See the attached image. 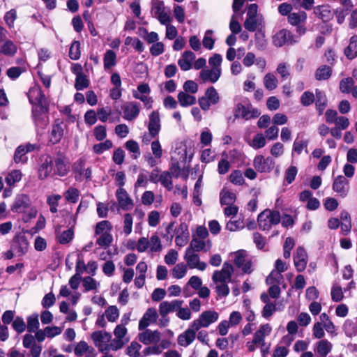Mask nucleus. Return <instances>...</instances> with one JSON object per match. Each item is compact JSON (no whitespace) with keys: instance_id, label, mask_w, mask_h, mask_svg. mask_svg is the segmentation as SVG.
Segmentation results:
<instances>
[{"instance_id":"nucleus-8","label":"nucleus","mask_w":357,"mask_h":357,"mask_svg":"<svg viewBox=\"0 0 357 357\" xmlns=\"http://www.w3.org/2000/svg\"><path fill=\"white\" fill-rule=\"evenodd\" d=\"M48 111L49 106L32 107V118L36 128L40 129L45 128L49 123Z\"/></svg>"},{"instance_id":"nucleus-39","label":"nucleus","mask_w":357,"mask_h":357,"mask_svg":"<svg viewBox=\"0 0 357 357\" xmlns=\"http://www.w3.org/2000/svg\"><path fill=\"white\" fill-rule=\"evenodd\" d=\"M354 80L352 77L342 79L340 82V90L344 93H352V89L354 87Z\"/></svg>"},{"instance_id":"nucleus-55","label":"nucleus","mask_w":357,"mask_h":357,"mask_svg":"<svg viewBox=\"0 0 357 357\" xmlns=\"http://www.w3.org/2000/svg\"><path fill=\"white\" fill-rule=\"evenodd\" d=\"M132 96L135 99H139L142 102H143L144 107L147 109H149L152 107V104H153V100L151 97H149L146 95H141L135 91H132Z\"/></svg>"},{"instance_id":"nucleus-7","label":"nucleus","mask_w":357,"mask_h":357,"mask_svg":"<svg viewBox=\"0 0 357 357\" xmlns=\"http://www.w3.org/2000/svg\"><path fill=\"white\" fill-rule=\"evenodd\" d=\"M260 114L259 111L254 108L250 103L247 105L238 103L234 110L235 118H242L245 120L256 119L259 116Z\"/></svg>"},{"instance_id":"nucleus-58","label":"nucleus","mask_w":357,"mask_h":357,"mask_svg":"<svg viewBox=\"0 0 357 357\" xmlns=\"http://www.w3.org/2000/svg\"><path fill=\"white\" fill-rule=\"evenodd\" d=\"M142 31L144 33V35L143 36V38L149 44H153V43L158 42L159 36L156 32H154V31L149 32L147 31V29H146L145 28H143Z\"/></svg>"},{"instance_id":"nucleus-44","label":"nucleus","mask_w":357,"mask_h":357,"mask_svg":"<svg viewBox=\"0 0 357 357\" xmlns=\"http://www.w3.org/2000/svg\"><path fill=\"white\" fill-rule=\"evenodd\" d=\"M99 284L95 279L90 276L84 277L82 280V285L85 292L96 289Z\"/></svg>"},{"instance_id":"nucleus-19","label":"nucleus","mask_w":357,"mask_h":357,"mask_svg":"<svg viewBox=\"0 0 357 357\" xmlns=\"http://www.w3.org/2000/svg\"><path fill=\"white\" fill-rule=\"evenodd\" d=\"M218 319V314H201L198 319L193 321L192 328L198 331L202 327H208Z\"/></svg>"},{"instance_id":"nucleus-17","label":"nucleus","mask_w":357,"mask_h":357,"mask_svg":"<svg viewBox=\"0 0 357 357\" xmlns=\"http://www.w3.org/2000/svg\"><path fill=\"white\" fill-rule=\"evenodd\" d=\"M54 174L60 176H66L69 172L67 158L62 153H59L54 160Z\"/></svg>"},{"instance_id":"nucleus-26","label":"nucleus","mask_w":357,"mask_h":357,"mask_svg":"<svg viewBox=\"0 0 357 357\" xmlns=\"http://www.w3.org/2000/svg\"><path fill=\"white\" fill-rule=\"evenodd\" d=\"M196 331L194 328L187 329L183 333L178 337V343L183 347H187L190 344L196 336Z\"/></svg>"},{"instance_id":"nucleus-49","label":"nucleus","mask_w":357,"mask_h":357,"mask_svg":"<svg viewBox=\"0 0 357 357\" xmlns=\"http://www.w3.org/2000/svg\"><path fill=\"white\" fill-rule=\"evenodd\" d=\"M26 151L25 147L22 145L19 146L15 151L14 155V160L16 163L21 162L22 164L25 163L27 160V158L26 157Z\"/></svg>"},{"instance_id":"nucleus-59","label":"nucleus","mask_w":357,"mask_h":357,"mask_svg":"<svg viewBox=\"0 0 357 357\" xmlns=\"http://www.w3.org/2000/svg\"><path fill=\"white\" fill-rule=\"evenodd\" d=\"M266 144V139L263 134L258 133L256 135H255L252 142L251 143V146L255 149H261L264 147Z\"/></svg>"},{"instance_id":"nucleus-9","label":"nucleus","mask_w":357,"mask_h":357,"mask_svg":"<svg viewBox=\"0 0 357 357\" xmlns=\"http://www.w3.org/2000/svg\"><path fill=\"white\" fill-rule=\"evenodd\" d=\"M96 347L101 353H107L109 351L108 342L111 341L112 335L108 332L95 331L91 334Z\"/></svg>"},{"instance_id":"nucleus-50","label":"nucleus","mask_w":357,"mask_h":357,"mask_svg":"<svg viewBox=\"0 0 357 357\" xmlns=\"http://www.w3.org/2000/svg\"><path fill=\"white\" fill-rule=\"evenodd\" d=\"M80 43L74 41L69 50V57L73 60H78L80 58Z\"/></svg>"},{"instance_id":"nucleus-63","label":"nucleus","mask_w":357,"mask_h":357,"mask_svg":"<svg viewBox=\"0 0 357 357\" xmlns=\"http://www.w3.org/2000/svg\"><path fill=\"white\" fill-rule=\"evenodd\" d=\"M13 328L18 333L24 332L26 328L24 319L21 317H17L13 321Z\"/></svg>"},{"instance_id":"nucleus-47","label":"nucleus","mask_w":357,"mask_h":357,"mask_svg":"<svg viewBox=\"0 0 357 357\" xmlns=\"http://www.w3.org/2000/svg\"><path fill=\"white\" fill-rule=\"evenodd\" d=\"M308 144V141L307 139H299V135L297 138L295 139L293 144V151L296 152L297 154H301L302 151L305 149V152L307 153V146Z\"/></svg>"},{"instance_id":"nucleus-37","label":"nucleus","mask_w":357,"mask_h":357,"mask_svg":"<svg viewBox=\"0 0 357 357\" xmlns=\"http://www.w3.org/2000/svg\"><path fill=\"white\" fill-rule=\"evenodd\" d=\"M17 46L11 40H6L1 47V53L8 56H13L17 52Z\"/></svg>"},{"instance_id":"nucleus-53","label":"nucleus","mask_w":357,"mask_h":357,"mask_svg":"<svg viewBox=\"0 0 357 357\" xmlns=\"http://www.w3.org/2000/svg\"><path fill=\"white\" fill-rule=\"evenodd\" d=\"M112 147V141L107 139L104 142L96 144L93 145V150L97 154H101L104 151L109 150Z\"/></svg>"},{"instance_id":"nucleus-1","label":"nucleus","mask_w":357,"mask_h":357,"mask_svg":"<svg viewBox=\"0 0 357 357\" xmlns=\"http://www.w3.org/2000/svg\"><path fill=\"white\" fill-rule=\"evenodd\" d=\"M244 28L250 32H254L264 27V17L258 13V6L256 3L248 5L246 19L243 23Z\"/></svg>"},{"instance_id":"nucleus-46","label":"nucleus","mask_w":357,"mask_h":357,"mask_svg":"<svg viewBox=\"0 0 357 357\" xmlns=\"http://www.w3.org/2000/svg\"><path fill=\"white\" fill-rule=\"evenodd\" d=\"M188 266L183 263L177 264L172 269V275L174 278H183L187 272Z\"/></svg>"},{"instance_id":"nucleus-61","label":"nucleus","mask_w":357,"mask_h":357,"mask_svg":"<svg viewBox=\"0 0 357 357\" xmlns=\"http://www.w3.org/2000/svg\"><path fill=\"white\" fill-rule=\"evenodd\" d=\"M89 347L85 341H80L75 347L74 353L78 356L81 357L87 351H89Z\"/></svg>"},{"instance_id":"nucleus-33","label":"nucleus","mask_w":357,"mask_h":357,"mask_svg":"<svg viewBox=\"0 0 357 357\" xmlns=\"http://www.w3.org/2000/svg\"><path fill=\"white\" fill-rule=\"evenodd\" d=\"M179 104L182 107L193 105L196 103V98L188 94V93L180 91L177 96Z\"/></svg>"},{"instance_id":"nucleus-24","label":"nucleus","mask_w":357,"mask_h":357,"mask_svg":"<svg viewBox=\"0 0 357 357\" xmlns=\"http://www.w3.org/2000/svg\"><path fill=\"white\" fill-rule=\"evenodd\" d=\"M118 202L123 210H129L132 206L133 203L128 194L123 188H119L116 193Z\"/></svg>"},{"instance_id":"nucleus-57","label":"nucleus","mask_w":357,"mask_h":357,"mask_svg":"<svg viewBox=\"0 0 357 357\" xmlns=\"http://www.w3.org/2000/svg\"><path fill=\"white\" fill-rule=\"evenodd\" d=\"M231 279V278H227V275L223 274L222 271H215L212 276V280L215 283H228Z\"/></svg>"},{"instance_id":"nucleus-15","label":"nucleus","mask_w":357,"mask_h":357,"mask_svg":"<svg viewBox=\"0 0 357 357\" xmlns=\"http://www.w3.org/2000/svg\"><path fill=\"white\" fill-rule=\"evenodd\" d=\"M148 130L150 135L155 138L161 129L160 117L158 110L153 111L149 116Z\"/></svg>"},{"instance_id":"nucleus-43","label":"nucleus","mask_w":357,"mask_h":357,"mask_svg":"<svg viewBox=\"0 0 357 357\" xmlns=\"http://www.w3.org/2000/svg\"><path fill=\"white\" fill-rule=\"evenodd\" d=\"M112 229L111 224L107 220H102L97 223L95 229L96 235H101L104 233H109Z\"/></svg>"},{"instance_id":"nucleus-20","label":"nucleus","mask_w":357,"mask_h":357,"mask_svg":"<svg viewBox=\"0 0 357 357\" xmlns=\"http://www.w3.org/2000/svg\"><path fill=\"white\" fill-rule=\"evenodd\" d=\"M294 262L296 270L298 272L303 271L307 263V255L305 250L302 247H298L294 256Z\"/></svg>"},{"instance_id":"nucleus-28","label":"nucleus","mask_w":357,"mask_h":357,"mask_svg":"<svg viewBox=\"0 0 357 357\" xmlns=\"http://www.w3.org/2000/svg\"><path fill=\"white\" fill-rule=\"evenodd\" d=\"M211 245L209 241L206 243L203 240L193 238L190 243V245L186 248V250H190L189 251L193 252H201L202 250L207 252L208 250L211 248Z\"/></svg>"},{"instance_id":"nucleus-32","label":"nucleus","mask_w":357,"mask_h":357,"mask_svg":"<svg viewBox=\"0 0 357 357\" xmlns=\"http://www.w3.org/2000/svg\"><path fill=\"white\" fill-rule=\"evenodd\" d=\"M306 19L307 14L304 11L291 13L288 15V22L294 26H298L301 23L305 22Z\"/></svg>"},{"instance_id":"nucleus-23","label":"nucleus","mask_w":357,"mask_h":357,"mask_svg":"<svg viewBox=\"0 0 357 357\" xmlns=\"http://www.w3.org/2000/svg\"><path fill=\"white\" fill-rule=\"evenodd\" d=\"M63 122L59 120H55L52 125V130L50 135V142L52 144L59 143L63 135V128L62 127Z\"/></svg>"},{"instance_id":"nucleus-13","label":"nucleus","mask_w":357,"mask_h":357,"mask_svg":"<svg viewBox=\"0 0 357 357\" xmlns=\"http://www.w3.org/2000/svg\"><path fill=\"white\" fill-rule=\"evenodd\" d=\"M186 250L184 255V259L186 261V266L191 269L197 268L199 271H204L207 264L204 261H200L199 256L195 252Z\"/></svg>"},{"instance_id":"nucleus-64","label":"nucleus","mask_w":357,"mask_h":357,"mask_svg":"<svg viewBox=\"0 0 357 357\" xmlns=\"http://www.w3.org/2000/svg\"><path fill=\"white\" fill-rule=\"evenodd\" d=\"M315 97L313 93L305 91L301 97V102L303 106H309L314 102Z\"/></svg>"},{"instance_id":"nucleus-52","label":"nucleus","mask_w":357,"mask_h":357,"mask_svg":"<svg viewBox=\"0 0 357 357\" xmlns=\"http://www.w3.org/2000/svg\"><path fill=\"white\" fill-rule=\"evenodd\" d=\"M141 347L142 346L137 342L133 341L130 346L127 347L126 354L130 357H139Z\"/></svg>"},{"instance_id":"nucleus-36","label":"nucleus","mask_w":357,"mask_h":357,"mask_svg":"<svg viewBox=\"0 0 357 357\" xmlns=\"http://www.w3.org/2000/svg\"><path fill=\"white\" fill-rule=\"evenodd\" d=\"M332 74V69L330 66L324 65L317 68L315 73V77L317 80L328 79Z\"/></svg>"},{"instance_id":"nucleus-62","label":"nucleus","mask_w":357,"mask_h":357,"mask_svg":"<svg viewBox=\"0 0 357 357\" xmlns=\"http://www.w3.org/2000/svg\"><path fill=\"white\" fill-rule=\"evenodd\" d=\"M331 294L333 301L339 302L343 298V291L342 287L337 284H334L333 286Z\"/></svg>"},{"instance_id":"nucleus-56","label":"nucleus","mask_w":357,"mask_h":357,"mask_svg":"<svg viewBox=\"0 0 357 357\" xmlns=\"http://www.w3.org/2000/svg\"><path fill=\"white\" fill-rule=\"evenodd\" d=\"M89 85V81L85 75L76 77L75 87L77 91H82Z\"/></svg>"},{"instance_id":"nucleus-25","label":"nucleus","mask_w":357,"mask_h":357,"mask_svg":"<svg viewBox=\"0 0 357 357\" xmlns=\"http://www.w3.org/2000/svg\"><path fill=\"white\" fill-rule=\"evenodd\" d=\"M195 59V54L191 51H185L178 61V64L182 70L186 71L192 68V63Z\"/></svg>"},{"instance_id":"nucleus-18","label":"nucleus","mask_w":357,"mask_h":357,"mask_svg":"<svg viewBox=\"0 0 357 357\" xmlns=\"http://www.w3.org/2000/svg\"><path fill=\"white\" fill-rule=\"evenodd\" d=\"M29 248V243L24 236H17L11 244V249L18 255H25Z\"/></svg>"},{"instance_id":"nucleus-21","label":"nucleus","mask_w":357,"mask_h":357,"mask_svg":"<svg viewBox=\"0 0 357 357\" xmlns=\"http://www.w3.org/2000/svg\"><path fill=\"white\" fill-rule=\"evenodd\" d=\"M123 112V118L127 121H132L135 119L139 112L140 109L139 105L136 102H128L122 106Z\"/></svg>"},{"instance_id":"nucleus-16","label":"nucleus","mask_w":357,"mask_h":357,"mask_svg":"<svg viewBox=\"0 0 357 357\" xmlns=\"http://www.w3.org/2000/svg\"><path fill=\"white\" fill-rule=\"evenodd\" d=\"M30 204L31 201L27 195L24 194L17 195L11 206V211L17 213H24Z\"/></svg>"},{"instance_id":"nucleus-4","label":"nucleus","mask_w":357,"mask_h":357,"mask_svg":"<svg viewBox=\"0 0 357 357\" xmlns=\"http://www.w3.org/2000/svg\"><path fill=\"white\" fill-rule=\"evenodd\" d=\"M27 96L33 107L49 106L48 101L40 86L36 84L29 90Z\"/></svg>"},{"instance_id":"nucleus-14","label":"nucleus","mask_w":357,"mask_h":357,"mask_svg":"<svg viewBox=\"0 0 357 357\" xmlns=\"http://www.w3.org/2000/svg\"><path fill=\"white\" fill-rule=\"evenodd\" d=\"M333 190L340 197H346L349 191V180L344 176H337L333 180Z\"/></svg>"},{"instance_id":"nucleus-6","label":"nucleus","mask_w":357,"mask_h":357,"mask_svg":"<svg viewBox=\"0 0 357 357\" xmlns=\"http://www.w3.org/2000/svg\"><path fill=\"white\" fill-rule=\"evenodd\" d=\"M298 39L290 31L284 29L273 36V43L276 47H282L284 45H294L298 42Z\"/></svg>"},{"instance_id":"nucleus-60","label":"nucleus","mask_w":357,"mask_h":357,"mask_svg":"<svg viewBox=\"0 0 357 357\" xmlns=\"http://www.w3.org/2000/svg\"><path fill=\"white\" fill-rule=\"evenodd\" d=\"M161 184L170 190L172 188V181L170 173L168 172H162L160 176V180Z\"/></svg>"},{"instance_id":"nucleus-27","label":"nucleus","mask_w":357,"mask_h":357,"mask_svg":"<svg viewBox=\"0 0 357 357\" xmlns=\"http://www.w3.org/2000/svg\"><path fill=\"white\" fill-rule=\"evenodd\" d=\"M71 218L73 220L72 227L63 231L59 236H58V241L61 244H67L69 243L70 241H73L74 238V231H73V227L75 226L76 223V215H71Z\"/></svg>"},{"instance_id":"nucleus-40","label":"nucleus","mask_w":357,"mask_h":357,"mask_svg":"<svg viewBox=\"0 0 357 357\" xmlns=\"http://www.w3.org/2000/svg\"><path fill=\"white\" fill-rule=\"evenodd\" d=\"M278 81L272 73H267L264 77V84L267 90H274L278 86Z\"/></svg>"},{"instance_id":"nucleus-22","label":"nucleus","mask_w":357,"mask_h":357,"mask_svg":"<svg viewBox=\"0 0 357 357\" xmlns=\"http://www.w3.org/2000/svg\"><path fill=\"white\" fill-rule=\"evenodd\" d=\"M222 74V69L211 68V69H202L199 73V78L203 82H211L215 83Z\"/></svg>"},{"instance_id":"nucleus-2","label":"nucleus","mask_w":357,"mask_h":357,"mask_svg":"<svg viewBox=\"0 0 357 357\" xmlns=\"http://www.w3.org/2000/svg\"><path fill=\"white\" fill-rule=\"evenodd\" d=\"M280 221V213L276 210L266 208L257 217L259 228L263 231L270 230L273 226L278 225Z\"/></svg>"},{"instance_id":"nucleus-3","label":"nucleus","mask_w":357,"mask_h":357,"mask_svg":"<svg viewBox=\"0 0 357 357\" xmlns=\"http://www.w3.org/2000/svg\"><path fill=\"white\" fill-rule=\"evenodd\" d=\"M231 255L234 256V265L241 268L243 273L250 274L253 271L252 259L245 250H239Z\"/></svg>"},{"instance_id":"nucleus-54","label":"nucleus","mask_w":357,"mask_h":357,"mask_svg":"<svg viewBox=\"0 0 357 357\" xmlns=\"http://www.w3.org/2000/svg\"><path fill=\"white\" fill-rule=\"evenodd\" d=\"M152 6H151V15L156 17L158 16L162 11L165 10L164 2L162 1H152Z\"/></svg>"},{"instance_id":"nucleus-45","label":"nucleus","mask_w":357,"mask_h":357,"mask_svg":"<svg viewBox=\"0 0 357 357\" xmlns=\"http://www.w3.org/2000/svg\"><path fill=\"white\" fill-rule=\"evenodd\" d=\"M126 149L132 153V158L137 159L140 155V150L138 143L132 139L128 140L125 144Z\"/></svg>"},{"instance_id":"nucleus-34","label":"nucleus","mask_w":357,"mask_h":357,"mask_svg":"<svg viewBox=\"0 0 357 357\" xmlns=\"http://www.w3.org/2000/svg\"><path fill=\"white\" fill-rule=\"evenodd\" d=\"M332 344L327 340H321L318 342L317 352L320 357H326L332 349Z\"/></svg>"},{"instance_id":"nucleus-42","label":"nucleus","mask_w":357,"mask_h":357,"mask_svg":"<svg viewBox=\"0 0 357 357\" xmlns=\"http://www.w3.org/2000/svg\"><path fill=\"white\" fill-rule=\"evenodd\" d=\"M66 200L70 203H76L78 201L79 191L75 188H69L63 194Z\"/></svg>"},{"instance_id":"nucleus-10","label":"nucleus","mask_w":357,"mask_h":357,"mask_svg":"<svg viewBox=\"0 0 357 357\" xmlns=\"http://www.w3.org/2000/svg\"><path fill=\"white\" fill-rule=\"evenodd\" d=\"M54 159L50 155H46L40 158V165L38 168V178L44 180L50 176L54 172Z\"/></svg>"},{"instance_id":"nucleus-31","label":"nucleus","mask_w":357,"mask_h":357,"mask_svg":"<svg viewBox=\"0 0 357 357\" xmlns=\"http://www.w3.org/2000/svg\"><path fill=\"white\" fill-rule=\"evenodd\" d=\"M315 96L316 97L314 101L316 104V107L318 111L319 115H321L326 107V97L325 93L319 89H316Z\"/></svg>"},{"instance_id":"nucleus-30","label":"nucleus","mask_w":357,"mask_h":357,"mask_svg":"<svg viewBox=\"0 0 357 357\" xmlns=\"http://www.w3.org/2000/svg\"><path fill=\"white\" fill-rule=\"evenodd\" d=\"M314 14L323 21H328L331 19V11L328 5L317 6L314 8Z\"/></svg>"},{"instance_id":"nucleus-11","label":"nucleus","mask_w":357,"mask_h":357,"mask_svg":"<svg viewBox=\"0 0 357 357\" xmlns=\"http://www.w3.org/2000/svg\"><path fill=\"white\" fill-rule=\"evenodd\" d=\"M182 301L174 300L171 302L163 301L160 305L159 312H190L189 309L186 306L182 307Z\"/></svg>"},{"instance_id":"nucleus-5","label":"nucleus","mask_w":357,"mask_h":357,"mask_svg":"<svg viewBox=\"0 0 357 357\" xmlns=\"http://www.w3.org/2000/svg\"><path fill=\"white\" fill-rule=\"evenodd\" d=\"M219 101V94L213 86H210L206 89L204 96L198 99V103L200 107L204 111L208 110L211 105H216Z\"/></svg>"},{"instance_id":"nucleus-35","label":"nucleus","mask_w":357,"mask_h":357,"mask_svg":"<svg viewBox=\"0 0 357 357\" xmlns=\"http://www.w3.org/2000/svg\"><path fill=\"white\" fill-rule=\"evenodd\" d=\"M220 198L222 205H231L235 202L236 197L232 192L223 189L220 193Z\"/></svg>"},{"instance_id":"nucleus-41","label":"nucleus","mask_w":357,"mask_h":357,"mask_svg":"<svg viewBox=\"0 0 357 357\" xmlns=\"http://www.w3.org/2000/svg\"><path fill=\"white\" fill-rule=\"evenodd\" d=\"M38 316L37 314H33L27 317L26 328L29 333L36 332L39 327Z\"/></svg>"},{"instance_id":"nucleus-51","label":"nucleus","mask_w":357,"mask_h":357,"mask_svg":"<svg viewBox=\"0 0 357 357\" xmlns=\"http://www.w3.org/2000/svg\"><path fill=\"white\" fill-rule=\"evenodd\" d=\"M276 72L281 76L282 79H287L290 76V65L287 63L278 64Z\"/></svg>"},{"instance_id":"nucleus-12","label":"nucleus","mask_w":357,"mask_h":357,"mask_svg":"<svg viewBox=\"0 0 357 357\" xmlns=\"http://www.w3.org/2000/svg\"><path fill=\"white\" fill-rule=\"evenodd\" d=\"M275 166V161L271 157L264 158L257 155L254 159V167L260 172H270Z\"/></svg>"},{"instance_id":"nucleus-48","label":"nucleus","mask_w":357,"mask_h":357,"mask_svg":"<svg viewBox=\"0 0 357 357\" xmlns=\"http://www.w3.org/2000/svg\"><path fill=\"white\" fill-rule=\"evenodd\" d=\"M22 173L20 170H13L9 173L5 180L8 185H13L15 183L20 181L22 178Z\"/></svg>"},{"instance_id":"nucleus-38","label":"nucleus","mask_w":357,"mask_h":357,"mask_svg":"<svg viewBox=\"0 0 357 357\" xmlns=\"http://www.w3.org/2000/svg\"><path fill=\"white\" fill-rule=\"evenodd\" d=\"M116 55L113 50H107L104 55V68L105 70L110 69L116 65Z\"/></svg>"},{"instance_id":"nucleus-29","label":"nucleus","mask_w":357,"mask_h":357,"mask_svg":"<svg viewBox=\"0 0 357 357\" xmlns=\"http://www.w3.org/2000/svg\"><path fill=\"white\" fill-rule=\"evenodd\" d=\"M344 54L350 60L357 56V35L350 38L349 44L344 50Z\"/></svg>"}]
</instances>
